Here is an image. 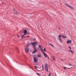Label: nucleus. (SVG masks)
Instances as JSON below:
<instances>
[{
	"instance_id": "1",
	"label": "nucleus",
	"mask_w": 76,
	"mask_h": 76,
	"mask_svg": "<svg viewBox=\"0 0 76 76\" xmlns=\"http://www.w3.org/2000/svg\"><path fill=\"white\" fill-rule=\"evenodd\" d=\"M58 37H59V40L60 41V42H62V40L61 39V37H62L63 38H67V37L66 36H64L60 35Z\"/></svg>"
},
{
	"instance_id": "2",
	"label": "nucleus",
	"mask_w": 76,
	"mask_h": 76,
	"mask_svg": "<svg viewBox=\"0 0 76 76\" xmlns=\"http://www.w3.org/2000/svg\"><path fill=\"white\" fill-rule=\"evenodd\" d=\"M45 70L46 72H48V64H47L46 63L45 64Z\"/></svg>"
},
{
	"instance_id": "3",
	"label": "nucleus",
	"mask_w": 76,
	"mask_h": 76,
	"mask_svg": "<svg viewBox=\"0 0 76 76\" xmlns=\"http://www.w3.org/2000/svg\"><path fill=\"white\" fill-rule=\"evenodd\" d=\"M24 34L21 36V37L22 38H23V37H24V36H25V35H26V34H27V30H26V29H25L24 30Z\"/></svg>"
},
{
	"instance_id": "4",
	"label": "nucleus",
	"mask_w": 76,
	"mask_h": 76,
	"mask_svg": "<svg viewBox=\"0 0 76 76\" xmlns=\"http://www.w3.org/2000/svg\"><path fill=\"white\" fill-rule=\"evenodd\" d=\"M65 5L67 7H68L70 8V9H72V10H74V8H73L72 7V6H71L70 5L67 4H66Z\"/></svg>"
},
{
	"instance_id": "5",
	"label": "nucleus",
	"mask_w": 76,
	"mask_h": 76,
	"mask_svg": "<svg viewBox=\"0 0 76 76\" xmlns=\"http://www.w3.org/2000/svg\"><path fill=\"white\" fill-rule=\"evenodd\" d=\"M34 62L37 63L38 61V58L36 57H34L33 58Z\"/></svg>"
},
{
	"instance_id": "6",
	"label": "nucleus",
	"mask_w": 76,
	"mask_h": 76,
	"mask_svg": "<svg viewBox=\"0 0 76 76\" xmlns=\"http://www.w3.org/2000/svg\"><path fill=\"white\" fill-rule=\"evenodd\" d=\"M31 45H32L34 47H36V45H37V43L36 42H33L31 43Z\"/></svg>"
},
{
	"instance_id": "7",
	"label": "nucleus",
	"mask_w": 76,
	"mask_h": 76,
	"mask_svg": "<svg viewBox=\"0 0 76 76\" xmlns=\"http://www.w3.org/2000/svg\"><path fill=\"white\" fill-rule=\"evenodd\" d=\"M25 50L26 53H28V52H29V48H28V46H26Z\"/></svg>"
},
{
	"instance_id": "8",
	"label": "nucleus",
	"mask_w": 76,
	"mask_h": 76,
	"mask_svg": "<svg viewBox=\"0 0 76 76\" xmlns=\"http://www.w3.org/2000/svg\"><path fill=\"white\" fill-rule=\"evenodd\" d=\"M72 41L71 40H68L66 42L67 44H70V43H72Z\"/></svg>"
},
{
	"instance_id": "9",
	"label": "nucleus",
	"mask_w": 76,
	"mask_h": 76,
	"mask_svg": "<svg viewBox=\"0 0 76 76\" xmlns=\"http://www.w3.org/2000/svg\"><path fill=\"white\" fill-rule=\"evenodd\" d=\"M42 47V46H41V45H39V48H40L41 51L42 52V47Z\"/></svg>"
},
{
	"instance_id": "10",
	"label": "nucleus",
	"mask_w": 76,
	"mask_h": 76,
	"mask_svg": "<svg viewBox=\"0 0 76 76\" xmlns=\"http://www.w3.org/2000/svg\"><path fill=\"white\" fill-rule=\"evenodd\" d=\"M43 53L45 57H46V58H47V54H45V53H44V52H43Z\"/></svg>"
},
{
	"instance_id": "11",
	"label": "nucleus",
	"mask_w": 76,
	"mask_h": 76,
	"mask_svg": "<svg viewBox=\"0 0 76 76\" xmlns=\"http://www.w3.org/2000/svg\"><path fill=\"white\" fill-rule=\"evenodd\" d=\"M68 51H69V52H70V53H72V54H73V52L72 50H68Z\"/></svg>"
},
{
	"instance_id": "12",
	"label": "nucleus",
	"mask_w": 76,
	"mask_h": 76,
	"mask_svg": "<svg viewBox=\"0 0 76 76\" xmlns=\"http://www.w3.org/2000/svg\"><path fill=\"white\" fill-rule=\"evenodd\" d=\"M36 52H37V50H34V51L32 53V54H34Z\"/></svg>"
},
{
	"instance_id": "13",
	"label": "nucleus",
	"mask_w": 76,
	"mask_h": 76,
	"mask_svg": "<svg viewBox=\"0 0 76 76\" xmlns=\"http://www.w3.org/2000/svg\"><path fill=\"white\" fill-rule=\"evenodd\" d=\"M13 11H14V12H15L14 13H15V14H17V11H16L15 9H14Z\"/></svg>"
},
{
	"instance_id": "14",
	"label": "nucleus",
	"mask_w": 76,
	"mask_h": 76,
	"mask_svg": "<svg viewBox=\"0 0 76 76\" xmlns=\"http://www.w3.org/2000/svg\"><path fill=\"white\" fill-rule=\"evenodd\" d=\"M37 57H41V56L39 54H38V55H37Z\"/></svg>"
},
{
	"instance_id": "15",
	"label": "nucleus",
	"mask_w": 76,
	"mask_h": 76,
	"mask_svg": "<svg viewBox=\"0 0 76 76\" xmlns=\"http://www.w3.org/2000/svg\"><path fill=\"white\" fill-rule=\"evenodd\" d=\"M53 60H56V59H55V58L54 57V56H53Z\"/></svg>"
},
{
	"instance_id": "16",
	"label": "nucleus",
	"mask_w": 76,
	"mask_h": 76,
	"mask_svg": "<svg viewBox=\"0 0 76 76\" xmlns=\"http://www.w3.org/2000/svg\"><path fill=\"white\" fill-rule=\"evenodd\" d=\"M34 50H37V48H36V47H33Z\"/></svg>"
},
{
	"instance_id": "17",
	"label": "nucleus",
	"mask_w": 76,
	"mask_h": 76,
	"mask_svg": "<svg viewBox=\"0 0 76 76\" xmlns=\"http://www.w3.org/2000/svg\"><path fill=\"white\" fill-rule=\"evenodd\" d=\"M50 45H51V46H52V47H54V45H53L51 44H50Z\"/></svg>"
},
{
	"instance_id": "18",
	"label": "nucleus",
	"mask_w": 76,
	"mask_h": 76,
	"mask_svg": "<svg viewBox=\"0 0 76 76\" xmlns=\"http://www.w3.org/2000/svg\"><path fill=\"white\" fill-rule=\"evenodd\" d=\"M42 69H44V65L42 64Z\"/></svg>"
},
{
	"instance_id": "19",
	"label": "nucleus",
	"mask_w": 76,
	"mask_h": 76,
	"mask_svg": "<svg viewBox=\"0 0 76 76\" xmlns=\"http://www.w3.org/2000/svg\"><path fill=\"white\" fill-rule=\"evenodd\" d=\"M37 75H38V76H40V75H39V74L37 73Z\"/></svg>"
},
{
	"instance_id": "20",
	"label": "nucleus",
	"mask_w": 76,
	"mask_h": 76,
	"mask_svg": "<svg viewBox=\"0 0 76 76\" xmlns=\"http://www.w3.org/2000/svg\"><path fill=\"white\" fill-rule=\"evenodd\" d=\"M34 67L35 68H36V69H37V66H35Z\"/></svg>"
},
{
	"instance_id": "21",
	"label": "nucleus",
	"mask_w": 76,
	"mask_h": 76,
	"mask_svg": "<svg viewBox=\"0 0 76 76\" xmlns=\"http://www.w3.org/2000/svg\"><path fill=\"white\" fill-rule=\"evenodd\" d=\"M69 48L70 49H72V48H71V47H70V46H69Z\"/></svg>"
},
{
	"instance_id": "22",
	"label": "nucleus",
	"mask_w": 76,
	"mask_h": 76,
	"mask_svg": "<svg viewBox=\"0 0 76 76\" xmlns=\"http://www.w3.org/2000/svg\"><path fill=\"white\" fill-rule=\"evenodd\" d=\"M45 48H44V49L43 50V51H45Z\"/></svg>"
},
{
	"instance_id": "23",
	"label": "nucleus",
	"mask_w": 76,
	"mask_h": 76,
	"mask_svg": "<svg viewBox=\"0 0 76 76\" xmlns=\"http://www.w3.org/2000/svg\"><path fill=\"white\" fill-rule=\"evenodd\" d=\"M64 69H66V67H64Z\"/></svg>"
},
{
	"instance_id": "24",
	"label": "nucleus",
	"mask_w": 76,
	"mask_h": 76,
	"mask_svg": "<svg viewBox=\"0 0 76 76\" xmlns=\"http://www.w3.org/2000/svg\"><path fill=\"white\" fill-rule=\"evenodd\" d=\"M69 65L70 66H71V64H69Z\"/></svg>"
},
{
	"instance_id": "25",
	"label": "nucleus",
	"mask_w": 76,
	"mask_h": 76,
	"mask_svg": "<svg viewBox=\"0 0 76 76\" xmlns=\"http://www.w3.org/2000/svg\"><path fill=\"white\" fill-rule=\"evenodd\" d=\"M71 66H73V65L72 64H71Z\"/></svg>"
},
{
	"instance_id": "26",
	"label": "nucleus",
	"mask_w": 76,
	"mask_h": 76,
	"mask_svg": "<svg viewBox=\"0 0 76 76\" xmlns=\"http://www.w3.org/2000/svg\"><path fill=\"white\" fill-rule=\"evenodd\" d=\"M59 30H60V27L59 28Z\"/></svg>"
},
{
	"instance_id": "27",
	"label": "nucleus",
	"mask_w": 76,
	"mask_h": 76,
	"mask_svg": "<svg viewBox=\"0 0 76 76\" xmlns=\"http://www.w3.org/2000/svg\"><path fill=\"white\" fill-rule=\"evenodd\" d=\"M67 69H70V68H67Z\"/></svg>"
},
{
	"instance_id": "28",
	"label": "nucleus",
	"mask_w": 76,
	"mask_h": 76,
	"mask_svg": "<svg viewBox=\"0 0 76 76\" xmlns=\"http://www.w3.org/2000/svg\"><path fill=\"white\" fill-rule=\"evenodd\" d=\"M29 45H30V44H29Z\"/></svg>"
},
{
	"instance_id": "29",
	"label": "nucleus",
	"mask_w": 76,
	"mask_h": 76,
	"mask_svg": "<svg viewBox=\"0 0 76 76\" xmlns=\"http://www.w3.org/2000/svg\"><path fill=\"white\" fill-rule=\"evenodd\" d=\"M34 39V40H35V39Z\"/></svg>"
},
{
	"instance_id": "30",
	"label": "nucleus",
	"mask_w": 76,
	"mask_h": 76,
	"mask_svg": "<svg viewBox=\"0 0 76 76\" xmlns=\"http://www.w3.org/2000/svg\"><path fill=\"white\" fill-rule=\"evenodd\" d=\"M18 37H19V36H18Z\"/></svg>"
}]
</instances>
